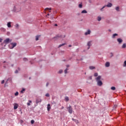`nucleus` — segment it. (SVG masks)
I'll return each mask as SVG.
<instances>
[{
	"label": "nucleus",
	"mask_w": 126,
	"mask_h": 126,
	"mask_svg": "<svg viewBox=\"0 0 126 126\" xmlns=\"http://www.w3.org/2000/svg\"><path fill=\"white\" fill-rule=\"evenodd\" d=\"M12 66H13V65H12Z\"/></svg>",
	"instance_id": "5fc2aeb1"
},
{
	"label": "nucleus",
	"mask_w": 126,
	"mask_h": 126,
	"mask_svg": "<svg viewBox=\"0 0 126 126\" xmlns=\"http://www.w3.org/2000/svg\"><path fill=\"white\" fill-rule=\"evenodd\" d=\"M55 26H58V25L57 24H55Z\"/></svg>",
	"instance_id": "603ef678"
},
{
	"label": "nucleus",
	"mask_w": 126,
	"mask_h": 126,
	"mask_svg": "<svg viewBox=\"0 0 126 126\" xmlns=\"http://www.w3.org/2000/svg\"><path fill=\"white\" fill-rule=\"evenodd\" d=\"M122 48L123 49H126V43H124L123 45H122Z\"/></svg>",
	"instance_id": "6ab92c4d"
},
{
	"label": "nucleus",
	"mask_w": 126,
	"mask_h": 126,
	"mask_svg": "<svg viewBox=\"0 0 126 126\" xmlns=\"http://www.w3.org/2000/svg\"><path fill=\"white\" fill-rule=\"evenodd\" d=\"M15 73H18V70H16L15 71Z\"/></svg>",
	"instance_id": "37998d69"
},
{
	"label": "nucleus",
	"mask_w": 126,
	"mask_h": 126,
	"mask_svg": "<svg viewBox=\"0 0 126 126\" xmlns=\"http://www.w3.org/2000/svg\"><path fill=\"white\" fill-rule=\"evenodd\" d=\"M97 85H98V86H102L103 83H102V81H97Z\"/></svg>",
	"instance_id": "0eeeda50"
},
{
	"label": "nucleus",
	"mask_w": 126,
	"mask_h": 126,
	"mask_svg": "<svg viewBox=\"0 0 126 126\" xmlns=\"http://www.w3.org/2000/svg\"><path fill=\"white\" fill-rule=\"evenodd\" d=\"M18 108V104L17 103H15L14 104V110H16Z\"/></svg>",
	"instance_id": "1a4fd4ad"
},
{
	"label": "nucleus",
	"mask_w": 126,
	"mask_h": 126,
	"mask_svg": "<svg viewBox=\"0 0 126 126\" xmlns=\"http://www.w3.org/2000/svg\"><path fill=\"white\" fill-rule=\"evenodd\" d=\"M63 109H64V107L63 106H62V107H61V109L63 110Z\"/></svg>",
	"instance_id": "49530a36"
},
{
	"label": "nucleus",
	"mask_w": 126,
	"mask_h": 126,
	"mask_svg": "<svg viewBox=\"0 0 126 126\" xmlns=\"http://www.w3.org/2000/svg\"><path fill=\"white\" fill-rule=\"evenodd\" d=\"M39 38H40V35H37L35 38L36 41H38V40H39Z\"/></svg>",
	"instance_id": "aec40b11"
},
{
	"label": "nucleus",
	"mask_w": 126,
	"mask_h": 126,
	"mask_svg": "<svg viewBox=\"0 0 126 126\" xmlns=\"http://www.w3.org/2000/svg\"><path fill=\"white\" fill-rule=\"evenodd\" d=\"M72 121H73V122H75V123H76V124H79V122L78 120H76V119H72Z\"/></svg>",
	"instance_id": "2eb2a0df"
},
{
	"label": "nucleus",
	"mask_w": 126,
	"mask_h": 126,
	"mask_svg": "<svg viewBox=\"0 0 126 126\" xmlns=\"http://www.w3.org/2000/svg\"><path fill=\"white\" fill-rule=\"evenodd\" d=\"M25 91V89H23L21 91V93H23V92Z\"/></svg>",
	"instance_id": "e433bc0d"
},
{
	"label": "nucleus",
	"mask_w": 126,
	"mask_h": 126,
	"mask_svg": "<svg viewBox=\"0 0 126 126\" xmlns=\"http://www.w3.org/2000/svg\"><path fill=\"white\" fill-rule=\"evenodd\" d=\"M65 45V43H63L62 44H61L59 46V48H61V47H62V46H64Z\"/></svg>",
	"instance_id": "c85d7f7f"
},
{
	"label": "nucleus",
	"mask_w": 126,
	"mask_h": 126,
	"mask_svg": "<svg viewBox=\"0 0 126 126\" xmlns=\"http://www.w3.org/2000/svg\"><path fill=\"white\" fill-rule=\"evenodd\" d=\"M124 66H126V61L124 62Z\"/></svg>",
	"instance_id": "ea45409f"
},
{
	"label": "nucleus",
	"mask_w": 126,
	"mask_h": 126,
	"mask_svg": "<svg viewBox=\"0 0 126 126\" xmlns=\"http://www.w3.org/2000/svg\"><path fill=\"white\" fill-rule=\"evenodd\" d=\"M3 83H4V80H3L2 81H1V84H3Z\"/></svg>",
	"instance_id": "79ce46f5"
},
{
	"label": "nucleus",
	"mask_w": 126,
	"mask_h": 126,
	"mask_svg": "<svg viewBox=\"0 0 126 126\" xmlns=\"http://www.w3.org/2000/svg\"><path fill=\"white\" fill-rule=\"evenodd\" d=\"M47 15H49V14H48Z\"/></svg>",
	"instance_id": "6e6d98bb"
},
{
	"label": "nucleus",
	"mask_w": 126,
	"mask_h": 126,
	"mask_svg": "<svg viewBox=\"0 0 126 126\" xmlns=\"http://www.w3.org/2000/svg\"><path fill=\"white\" fill-rule=\"evenodd\" d=\"M109 31H111V30H109Z\"/></svg>",
	"instance_id": "13d9d810"
},
{
	"label": "nucleus",
	"mask_w": 126,
	"mask_h": 126,
	"mask_svg": "<svg viewBox=\"0 0 126 126\" xmlns=\"http://www.w3.org/2000/svg\"><path fill=\"white\" fill-rule=\"evenodd\" d=\"M114 56V54L113 53H110V58H112Z\"/></svg>",
	"instance_id": "72a5a7b5"
},
{
	"label": "nucleus",
	"mask_w": 126,
	"mask_h": 126,
	"mask_svg": "<svg viewBox=\"0 0 126 126\" xmlns=\"http://www.w3.org/2000/svg\"><path fill=\"white\" fill-rule=\"evenodd\" d=\"M7 27H8V28H10V27H11V22H8L7 24Z\"/></svg>",
	"instance_id": "9b49d317"
},
{
	"label": "nucleus",
	"mask_w": 126,
	"mask_h": 126,
	"mask_svg": "<svg viewBox=\"0 0 126 126\" xmlns=\"http://www.w3.org/2000/svg\"><path fill=\"white\" fill-rule=\"evenodd\" d=\"M90 69H94L95 67L93 66H91L89 67Z\"/></svg>",
	"instance_id": "4be33fe9"
},
{
	"label": "nucleus",
	"mask_w": 126,
	"mask_h": 126,
	"mask_svg": "<svg viewBox=\"0 0 126 126\" xmlns=\"http://www.w3.org/2000/svg\"><path fill=\"white\" fill-rule=\"evenodd\" d=\"M5 29L3 28H1L0 29V31H2V32H5Z\"/></svg>",
	"instance_id": "a211bd4d"
},
{
	"label": "nucleus",
	"mask_w": 126,
	"mask_h": 126,
	"mask_svg": "<svg viewBox=\"0 0 126 126\" xmlns=\"http://www.w3.org/2000/svg\"><path fill=\"white\" fill-rule=\"evenodd\" d=\"M116 10H117V11H119L120 7H119V6L116 7Z\"/></svg>",
	"instance_id": "cd10ccee"
},
{
	"label": "nucleus",
	"mask_w": 126,
	"mask_h": 126,
	"mask_svg": "<svg viewBox=\"0 0 126 126\" xmlns=\"http://www.w3.org/2000/svg\"><path fill=\"white\" fill-rule=\"evenodd\" d=\"M46 85V86H49V83H47Z\"/></svg>",
	"instance_id": "de8ad7c7"
},
{
	"label": "nucleus",
	"mask_w": 126,
	"mask_h": 126,
	"mask_svg": "<svg viewBox=\"0 0 126 126\" xmlns=\"http://www.w3.org/2000/svg\"><path fill=\"white\" fill-rule=\"evenodd\" d=\"M68 47H69L70 48V47H71V45H69Z\"/></svg>",
	"instance_id": "8fccbe9b"
},
{
	"label": "nucleus",
	"mask_w": 126,
	"mask_h": 126,
	"mask_svg": "<svg viewBox=\"0 0 126 126\" xmlns=\"http://www.w3.org/2000/svg\"><path fill=\"white\" fill-rule=\"evenodd\" d=\"M94 76H95V77L98 76V73H95L94 74Z\"/></svg>",
	"instance_id": "f704fd0d"
},
{
	"label": "nucleus",
	"mask_w": 126,
	"mask_h": 126,
	"mask_svg": "<svg viewBox=\"0 0 126 126\" xmlns=\"http://www.w3.org/2000/svg\"><path fill=\"white\" fill-rule=\"evenodd\" d=\"M101 19H102V18H101V17H97L98 21H101Z\"/></svg>",
	"instance_id": "393cba45"
},
{
	"label": "nucleus",
	"mask_w": 126,
	"mask_h": 126,
	"mask_svg": "<svg viewBox=\"0 0 126 126\" xmlns=\"http://www.w3.org/2000/svg\"><path fill=\"white\" fill-rule=\"evenodd\" d=\"M117 41L119 42V44H122V43L123 42V39H122L121 38H118Z\"/></svg>",
	"instance_id": "9d476101"
},
{
	"label": "nucleus",
	"mask_w": 126,
	"mask_h": 126,
	"mask_svg": "<svg viewBox=\"0 0 126 126\" xmlns=\"http://www.w3.org/2000/svg\"><path fill=\"white\" fill-rule=\"evenodd\" d=\"M63 73V70H60L59 71V73Z\"/></svg>",
	"instance_id": "58836bf2"
},
{
	"label": "nucleus",
	"mask_w": 126,
	"mask_h": 126,
	"mask_svg": "<svg viewBox=\"0 0 126 126\" xmlns=\"http://www.w3.org/2000/svg\"><path fill=\"white\" fill-rule=\"evenodd\" d=\"M79 7L80 8H82V4H79Z\"/></svg>",
	"instance_id": "473e14b6"
},
{
	"label": "nucleus",
	"mask_w": 126,
	"mask_h": 126,
	"mask_svg": "<svg viewBox=\"0 0 126 126\" xmlns=\"http://www.w3.org/2000/svg\"><path fill=\"white\" fill-rule=\"evenodd\" d=\"M45 96H46V97H50V94H46V95H45Z\"/></svg>",
	"instance_id": "c9c22d12"
},
{
	"label": "nucleus",
	"mask_w": 126,
	"mask_h": 126,
	"mask_svg": "<svg viewBox=\"0 0 126 126\" xmlns=\"http://www.w3.org/2000/svg\"><path fill=\"white\" fill-rule=\"evenodd\" d=\"M16 45H17L16 43H11L10 45L12 46V47H10V49H13L14 47H16Z\"/></svg>",
	"instance_id": "39448f33"
},
{
	"label": "nucleus",
	"mask_w": 126,
	"mask_h": 126,
	"mask_svg": "<svg viewBox=\"0 0 126 126\" xmlns=\"http://www.w3.org/2000/svg\"><path fill=\"white\" fill-rule=\"evenodd\" d=\"M50 110H51V105L50 104H48L47 105V111L49 112Z\"/></svg>",
	"instance_id": "ddd939ff"
},
{
	"label": "nucleus",
	"mask_w": 126,
	"mask_h": 126,
	"mask_svg": "<svg viewBox=\"0 0 126 126\" xmlns=\"http://www.w3.org/2000/svg\"><path fill=\"white\" fill-rule=\"evenodd\" d=\"M29 102H28L27 103V105H28V106H30V103H32V101H31V100H29Z\"/></svg>",
	"instance_id": "5701e85b"
},
{
	"label": "nucleus",
	"mask_w": 126,
	"mask_h": 126,
	"mask_svg": "<svg viewBox=\"0 0 126 126\" xmlns=\"http://www.w3.org/2000/svg\"><path fill=\"white\" fill-rule=\"evenodd\" d=\"M105 66H106V67H109V66H110V63L106 62L105 63Z\"/></svg>",
	"instance_id": "4468645a"
},
{
	"label": "nucleus",
	"mask_w": 126,
	"mask_h": 126,
	"mask_svg": "<svg viewBox=\"0 0 126 126\" xmlns=\"http://www.w3.org/2000/svg\"><path fill=\"white\" fill-rule=\"evenodd\" d=\"M90 33H91V31H90V30H88L87 32H86L85 33V35H90Z\"/></svg>",
	"instance_id": "6e6552de"
},
{
	"label": "nucleus",
	"mask_w": 126,
	"mask_h": 126,
	"mask_svg": "<svg viewBox=\"0 0 126 126\" xmlns=\"http://www.w3.org/2000/svg\"><path fill=\"white\" fill-rule=\"evenodd\" d=\"M111 90H116V87H112L111 88Z\"/></svg>",
	"instance_id": "c756f323"
},
{
	"label": "nucleus",
	"mask_w": 126,
	"mask_h": 126,
	"mask_svg": "<svg viewBox=\"0 0 126 126\" xmlns=\"http://www.w3.org/2000/svg\"><path fill=\"white\" fill-rule=\"evenodd\" d=\"M23 61H24L25 62H26V61H27V58H24Z\"/></svg>",
	"instance_id": "a19ab883"
},
{
	"label": "nucleus",
	"mask_w": 126,
	"mask_h": 126,
	"mask_svg": "<svg viewBox=\"0 0 126 126\" xmlns=\"http://www.w3.org/2000/svg\"><path fill=\"white\" fill-rule=\"evenodd\" d=\"M91 43H92V41H90L87 43V46H88V50L90 49V47H91Z\"/></svg>",
	"instance_id": "423d86ee"
},
{
	"label": "nucleus",
	"mask_w": 126,
	"mask_h": 126,
	"mask_svg": "<svg viewBox=\"0 0 126 126\" xmlns=\"http://www.w3.org/2000/svg\"><path fill=\"white\" fill-rule=\"evenodd\" d=\"M42 102V100L41 99H37L36 100V103L38 104V103H41Z\"/></svg>",
	"instance_id": "f8f14e48"
},
{
	"label": "nucleus",
	"mask_w": 126,
	"mask_h": 126,
	"mask_svg": "<svg viewBox=\"0 0 126 126\" xmlns=\"http://www.w3.org/2000/svg\"><path fill=\"white\" fill-rule=\"evenodd\" d=\"M100 79H101V76H98L96 78V81H100Z\"/></svg>",
	"instance_id": "dca6fc26"
},
{
	"label": "nucleus",
	"mask_w": 126,
	"mask_h": 126,
	"mask_svg": "<svg viewBox=\"0 0 126 126\" xmlns=\"http://www.w3.org/2000/svg\"><path fill=\"white\" fill-rule=\"evenodd\" d=\"M49 9H50V10H51V8L50 9H49V8H46L45 9V10H49Z\"/></svg>",
	"instance_id": "4c0bfd02"
},
{
	"label": "nucleus",
	"mask_w": 126,
	"mask_h": 126,
	"mask_svg": "<svg viewBox=\"0 0 126 126\" xmlns=\"http://www.w3.org/2000/svg\"><path fill=\"white\" fill-rule=\"evenodd\" d=\"M3 63H5V62H4Z\"/></svg>",
	"instance_id": "4d7b16f0"
},
{
	"label": "nucleus",
	"mask_w": 126,
	"mask_h": 126,
	"mask_svg": "<svg viewBox=\"0 0 126 126\" xmlns=\"http://www.w3.org/2000/svg\"><path fill=\"white\" fill-rule=\"evenodd\" d=\"M67 70H68V68H67L64 70V73L66 74V73H67Z\"/></svg>",
	"instance_id": "a878e982"
},
{
	"label": "nucleus",
	"mask_w": 126,
	"mask_h": 126,
	"mask_svg": "<svg viewBox=\"0 0 126 126\" xmlns=\"http://www.w3.org/2000/svg\"><path fill=\"white\" fill-rule=\"evenodd\" d=\"M65 101H68L69 100V98H68V96H66L65 97Z\"/></svg>",
	"instance_id": "bb28decb"
},
{
	"label": "nucleus",
	"mask_w": 126,
	"mask_h": 126,
	"mask_svg": "<svg viewBox=\"0 0 126 126\" xmlns=\"http://www.w3.org/2000/svg\"><path fill=\"white\" fill-rule=\"evenodd\" d=\"M12 11L14 12H20V11H21V6L19 4H16L13 6Z\"/></svg>",
	"instance_id": "f257e3e1"
},
{
	"label": "nucleus",
	"mask_w": 126,
	"mask_h": 126,
	"mask_svg": "<svg viewBox=\"0 0 126 126\" xmlns=\"http://www.w3.org/2000/svg\"><path fill=\"white\" fill-rule=\"evenodd\" d=\"M34 123H35V121L34 120H31V124H32V125H33V124H34Z\"/></svg>",
	"instance_id": "2f4dec72"
},
{
	"label": "nucleus",
	"mask_w": 126,
	"mask_h": 126,
	"mask_svg": "<svg viewBox=\"0 0 126 126\" xmlns=\"http://www.w3.org/2000/svg\"><path fill=\"white\" fill-rule=\"evenodd\" d=\"M19 94V93H18V92H17L15 94V96H18Z\"/></svg>",
	"instance_id": "7c9ffc66"
},
{
	"label": "nucleus",
	"mask_w": 126,
	"mask_h": 126,
	"mask_svg": "<svg viewBox=\"0 0 126 126\" xmlns=\"http://www.w3.org/2000/svg\"><path fill=\"white\" fill-rule=\"evenodd\" d=\"M81 13H87V11L84 10L82 11Z\"/></svg>",
	"instance_id": "b1692460"
},
{
	"label": "nucleus",
	"mask_w": 126,
	"mask_h": 126,
	"mask_svg": "<svg viewBox=\"0 0 126 126\" xmlns=\"http://www.w3.org/2000/svg\"><path fill=\"white\" fill-rule=\"evenodd\" d=\"M2 39L0 38V43H1V42H2Z\"/></svg>",
	"instance_id": "a18cd8bd"
},
{
	"label": "nucleus",
	"mask_w": 126,
	"mask_h": 126,
	"mask_svg": "<svg viewBox=\"0 0 126 126\" xmlns=\"http://www.w3.org/2000/svg\"><path fill=\"white\" fill-rule=\"evenodd\" d=\"M12 41V39H10L9 38H6L4 40L3 43L4 44H8L9 43H10Z\"/></svg>",
	"instance_id": "7ed1b4c3"
},
{
	"label": "nucleus",
	"mask_w": 126,
	"mask_h": 126,
	"mask_svg": "<svg viewBox=\"0 0 126 126\" xmlns=\"http://www.w3.org/2000/svg\"><path fill=\"white\" fill-rule=\"evenodd\" d=\"M116 36H118V34L117 33L113 34V35H112V38H115V37H116Z\"/></svg>",
	"instance_id": "412c9836"
},
{
	"label": "nucleus",
	"mask_w": 126,
	"mask_h": 126,
	"mask_svg": "<svg viewBox=\"0 0 126 126\" xmlns=\"http://www.w3.org/2000/svg\"><path fill=\"white\" fill-rule=\"evenodd\" d=\"M62 37V35H58L54 37V39H59V38Z\"/></svg>",
	"instance_id": "f3484780"
},
{
	"label": "nucleus",
	"mask_w": 126,
	"mask_h": 126,
	"mask_svg": "<svg viewBox=\"0 0 126 126\" xmlns=\"http://www.w3.org/2000/svg\"><path fill=\"white\" fill-rule=\"evenodd\" d=\"M90 79H92V77H90Z\"/></svg>",
	"instance_id": "3c124183"
},
{
	"label": "nucleus",
	"mask_w": 126,
	"mask_h": 126,
	"mask_svg": "<svg viewBox=\"0 0 126 126\" xmlns=\"http://www.w3.org/2000/svg\"><path fill=\"white\" fill-rule=\"evenodd\" d=\"M66 109L69 114H72L73 110L71 105H69V106L67 107Z\"/></svg>",
	"instance_id": "f03ea898"
},
{
	"label": "nucleus",
	"mask_w": 126,
	"mask_h": 126,
	"mask_svg": "<svg viewBox=\"0 0 126 126\" xmlns=\"http://www.w3.org/2000/svg\"><path fill=\"white\" fill-rule=\"evenodd\" d=\"M113 5L112 4V3H109L107 5H106V6H104L103 7H102V8L100 9V10L102 11L103 10V9H104V8H105V6H107V7H111V6Z\"/></svg>",
	"instance_id": "20e7f679"
},
{
	"label": "nucleus",
	"mask_w": 126,
	"mask_h": 126,
	"mask_svg": "<svg viewBox=\"0 0 126 126\" xmlns=\"http://www.w3.org/2000/svg\"><path fill=\"white\" fill-rule=\"evenodd\" d=\"M66 66L67 68L69 67V65H66Z\"/></svg>",
	"instance_id": "09e8293b"
},
{
	"label": "nucleus",
	"mask_w": 126,
	"mask_h": 126,
	"mask_svg": "<svg viewBox=\"0 0 126 126\" xmlns=\"http://www.w3.org/2000/svg\"><path fill=\"white\" fill-rule=\"evenodd\" d=\"M19 25H18V24H16V27L17 28H18V27H19Z\"/></svg>",
	"instance_id": "c03bdc74"
},
{
	"label": "nucleus",
	"mask_w": 126,
	"mask_h": 126,
	"mask_svg": "<svg viewBox=\"0 0 126 126\" xmlns=\"http://www.w3.org/2000/svg\"><path fill=\"white\" fill-rule=\"evenodd\" d=\"M64 37H65V35H64L63 37L64 38Z\"/></svg>",
	"instance_id": "864d4df0"
}]
</instances>
